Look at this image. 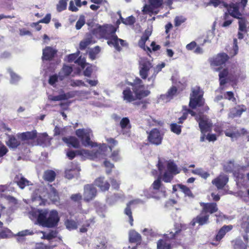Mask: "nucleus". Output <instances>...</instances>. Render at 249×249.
I'll use <instances>...</instances> for the list:
<instances>
[{"mask_svg": "<svg viewBox=\"0 0 249 249\" xmlns=\"http://www.w3.org/2000/svg\"><path fill=\"white\" fill-rule=\"evenodd\" d=\"M158 168L160 172V177L155 180L152 183L151 188L155 190L156 192L158 191L160 194L158 196L147 194L144 193V196L147 198L153 197L159 199L161 197L166 196V190L162 188L161 183V178L165 182H170L175 175L179 173L180 170L178 168L176 164L172 161L169 160L162 162L159 160L158 163Z\"/></svg>", "mask_w": 249, "mask_h": 249, "instance_id": "f257e3e1", "label": "nucleus"}, {"mask_svg": "<svg viewBox=\"0 0 249 249\" xmlns=\"http://www.w3.org/2000/svg\"><path fill=\"white\" fill-rule=\"evenodd\" d=\"M29 217L33 220H36L39 225L48 228L56 226L59 221L58 213L55 210L34 208L29 213Z\"/></svg>", "mask_w": 249, "mask_h": 249, "instance_id": "f03ea898", "label": "nucleus"}, {"mask_svg": "<svg viewBox=\"0 0 249 249\" xmlns=\"http://www.w3.org/2000/svg\"><path fill=\"white\" fill-rule=\"evenodd\" d=\"M104 33L108 35L107 37H103L107 40V44L109 45H112L114 48L118 51L121 50V47L119 46L120 43L122 46H125L126 43L125 41L122 39L119 38L116 35V29L112 25L106 24L104 25Z\"/></svg>", "mask_w": 249, "mask_h": 249, "instance_id": "7ed1b4c3", "label": "nucleus"}, {"mask_svg": "<svg viewBox=\"0 0 249 249\" xmlns=\"http://www.w3.org/2000/svg\"><path fill=\"white\" fill-rule=\"evenodd\" d=\"M108 147L105 144H103L95 149L90 151L86 149H81L76 151L77 155L81 156L84 159H89L95 160L97 159L104 158L107 156L106 151Z\"/></svg>", "mask_w": 249, "mask_h": 249, "instance_id": "20e7f679", "label": "nucleus"}, {"mask_svg": "<svg viewBox=\"0 0 249 249\" xmlns=\"http://www.w3.org/2000/svg\"><path fill=\"white\" fill-rule=\"evenodd\" d=\"M130 85L132 86V89L137 100H141L147 96L150 93V91L145 89L142 80L139 78H136Z\"/></svg>", "mask_w": 249, "mask_h": 249, "instance_id": "39448f33", "label": "nucleus"}, {"mask_svg": "<svg viewBox=\"0 0 249 249\" xmlns=\"http://www.w3.org/2000/svg\"><path fill=\"white\" fill-rule=\"evenodd\" d=\"M196 120L199 123V126L201 132L200 140L201 142H204L205 139V133L211 131L213 124L207 116L201 114L199 115L198 116H197Z\"/></svg>", "mask_w": 249, "mask_h": 249, "instance_id": "423d86ee", "label": "nucleus"}, {"mask_svg": "<svg viewBox=\"0 0 249 249\" xmlns=\"http://www.w3.org/2000/svg\"><path fill=\"white\" fill-rule=\"evenodd\" d=\"M180 230L179 228L175 229V232L170 231L164 235L162 239L159 240L157 243V249H172L171 240L175 237Z\"/></svg>", "mask_w": 249, "mask_h": 249, "instance_id": "0eeeda50", "label": "nucleus"}, {"mask_svg": "<svg viewBox=\"0 0 249 249\" xmlns=\"http://www.w3.org/2000/svg\"><path fill=\"white\" fill-rule=\"evenodd\" d=\"M204 104L202 93L199 87L192 89V92L190 94L189 106L194 109L197 107H200Z\"/></svg>", "mask_w": 249, "mask_h": 249, "instance_id": "6e6552de", "label": "nucleus"}, {"mask_svg": "<svg viewBox=\"0 0 249 249\" xmlns=\"http://www.w3.org/2000/svg\"><path fill=\"white\" fill-rule=\"evenodd\" d=\"M75 133L77 137L81 139L84 146L94 147L96 145V143L90 141V137L92 136V133L90 129H78Z\"/></svg>", "mask_w": 249, "mask_h": 249, "instance_id": "1a4fd4ad", "label": "nucleus"}, {"mask_svg": "<svg viewBox=\"0 0 249 249\" xmlns=\"http://www.w3.org/2000/svg\"><path fill=\"white\" fill-rule=\"evenodd\" d=\"M151 63L147 59L142 58L140 60L139 73L143 79L148 78L150 72L152 71Z\"/></svg>", "mask_w": 249, "mask_h": 249, "instance_id": "9d476101", "label": "nucleus"}, {"mask_svg": "<svg viewBox=\"0 0 249 249\" xmlns=\"http://www.w3.org/2000/svg\"><path fill=\"white\" fill-rule=\"evenodd\" d=\"M149 4H145L143 7L142 12L144 14H157V9L160 7L162 3L163 0H148Z\"/></svg>", "mask_w": 249, "mask_h": 249, "instance_id": "9b49d317", "label": "nucleus"}, {"mask_svg": "<svg viewBox=\"0 0 249 249\" xmlns=\"http://www.w3.org/2000/svg\"><path fill=\"white\" fill-rule=\"evenodd\" d=\"M163 139V134L157 129H152L148 133V140L153 144L159 145L161 143Z\"/></svg>", "mask_w": 249, "mask_h": 249, "instance_id": "f8f14e48", "label": "nucleus"}, {"mask_svg": "<svg viewBox=\"0 0 249 249\" xmlns=\"http://www.w3.org/2000/svg\"><path fill=\"white\" fill-rule=\"evenodd\" d=\"M96 189L93 185L88 184L84 187V198L89 201L92 199L96 195Z\"/></svg>", "mask_w": 249, "mask_h": 249, "instance_id": "ddd939ff", "label": "nucleus"}, {"mask_svg": "<svg viewBox=\"0 0 249 249\" xmlns=\"http://www.w3.org/2000/svg\"><path fill=\"white\" fill-rule=\"evenodd\" d=\"M177 91L178 89L176 87H172L168 89L166 94H162L160 96L159 99V102L162 101L164 103L169 102L177 95Z\"/></svg>", "mask_w": 249, "mask_h": 249, "instance_id": "4468645a", "label": "nucleus"}, {"mask_svg": "<svg viewBox=\"0 0 249 249\" xmlns=\"http://www.w3.org/2000/svg\"><path fill=\"white\" fill-rule=\"evenodd\" d=\"M227 176L220 174L218 177L212 180V183L215 185L218 189H222L228 181Z\"/></svg>", "mask_w": 249, "mask_h": 249, "instance_id": "2eb2a0df", "label": "nucleus"}, {"mask_svg": "<svg viewBox=\"0 0 249 249\" xmlns=\"http://www.w3.org/2000/svg\"><path fill=\"white\" fill-rule=\"evenodd\" d=\"M200 205L202 207L203 213H205V214H207V213H213L218 211L217 204L215 203H205L202 202L200 203Z\"/></svg>", "mask_w": 249, "mask_h": 249, "instance_id": "dca6fc26", "label": "nucleus"}, {"mask_svg": "<svg viewBox=\"0 0 249 249\" xmlns=\"http://www.w3.org/2000/svg\"><path fill=\"white\" fill-rule=\"evenodd\" d=\"M123 99L126 103H130L137 100L133 91H132L129 87H126L123 90Z\"/></svg>", "mask_w": 249, "mask_h": 249, "instance_id": "f3484780", "label": "nucleus"}, {"mask_svg": "<svg viewBox=\"0 0 249 249\" xmlns=\"http://www.w3.org/2000/svg\"><path fill=\"white\" fill-rule=\"evenodd\" d=\"M228 59L229 56L226 53H219L212 59L211 64L214 66H220L224 64Z\"/></svg>", "mask_w": 249, "mask_h": 249, "instance_id": "a211bd4d", "label": "nucleus"}, {"mask_svg": "<svg viewBox=\"0 0 249 249\" xmlns=\"http://www.w3.org/2000/svg\"><path fill=\"white\" fill-rule=\"evenodd\" d=\"M228 10V15H231L234 18H240L242 17L241 13L239 10V8L237 5L235 4H231L226 7Z\"/></svg>", "mask_w": 249, "mask_h": 249, "instance_id": "6ab92c4d", "label": "nucleus"}, {"mask_svg": "<svg viewBox=\"0 0 249 249\" xmlns=\"http://www.w3.org/2000/svg\"><path fill=\"white\" fill-rule=\"evenodd\" d=\"M209 217V215L203 213L202 211L201 213L193 220L192 224L193 226H194L196 223L200 225L206 224L208 222Z\"/></svg>", "mask_w": 249, "mask_h": 249, "instance_id": "aec40b11", "label": "nucleus"}, {"mask_svg": "<svg viewBox=\"0 0 249 249\" xmlns=\"http://www.w3.org/2000/svg\"><path fill=\"white\" fill-rule=\"evenodd\" d=\"M96 186L99 187L101 191L108 190L110 187L109 183L104 177H99L96 178L94 181Z\"/></svg>", "mask_w": 249, "mask_h": 249, "instance_id": "412c9836", "label": "nucleus"}, {"mask_svg": "<svg viewBox=\"0 0 249 249\" xmlns=\"http://www.w3.org/2000/svg\"><path fill=\"white\" fill-rule=\"evenodd\" d=\"M56 50L51 47H47L43 50V60L52 59L56 53Z\"/></svg>", "mask_w": 249, "mask_h": 249, "instance_id": "4be33fe9", "label": "nucleus"}, {"mask_svg": "<svg viewBox=\"0 0 249 249\" xmlns=\"http://www.w3.org/2000/svg\"><path fill=\"white\" fill-rule=\"evenodd\" d=\"M15 181L21 189H24L26 186L32 185V183L23 177L21 175H18L15 178Z\"/></svg>", "mask_w": 249, "mask_h": 249, "instance_id": "5701e85b", "label": "nucleus"}, {"mask_svg": "<svg viewBox=\"0 0 249 249\" xmlns=\"http://www.w3.org/2000/svg\"><path fill=\"white\" fill-rule=\"evenodd\" d=\"M246 108L245 106H238L232 108L229 114L230 117L234 118L235 117H239L242 113L245 111Z\"/></svg>", "mask_w": 249, "mask_h": 249, "instance_id": "b1692460", "label": "nucleus"}, {"mask_svg": "<svg viewBox=\"0 0 249 249\" xmlns=\"http://www.w3.org/2000/svg\"><path fill=\"white\" fill-rule=\"evenodd\" d=\"M104 25L101 26L97 24L96 25L92 30V33L96 37L98 38H103V37H107V34L104 33Z\"/></svg>", "mask_w": 249, "mask_h": 249, "instance_id": "393cba45", "label": "nucleus"}, {"mask_svg": "<svg viewBox=\"0 0 249 249\" xmlns=\"http://www.w3.org/2000/svg\"><path fill=\"white\" fill-rule=\"evenodd\" d=\"M141 202H142V201L140 199H136L134 200L131 201L127 204V207L124 210L125 214L128 216L129 219V223L131 226L133 225V219L132 216V213L129 207V206L134 203H139Z\"/></svg>", "mask_w": 249, "mask_h": 249, "instance_id": "a878e982", "label": "nucleus"}, {"mask_svg": "<svg viewBox=\"0 0 249 249\" xmlns=\"http://www.w3.org/2000/svg\"><path fill=\"white\" fill-rule=\"evenodd\" d=\"M72 71V69L71 66L64 65L61 71L59 72V79L63 80L65 77L69 75Z\"/></svg>", "mask_w": 249, "mask_h": 249, "instance_id": "bb28decb", "label": "nucleus"}, {"mask_svg": "<svg viewBox=\"0 0 249 249\" xmlns=\"http://www.w3.org/2000/svg\"><path fill=\"white\" fill-rule=\"evenodd\" d=\"M63 141L66 142L68 146H72L74 148H77L79 146V142L78 140L74 137H70L69 138L64 137L63 138Z\"/></svg>", "mask_w": 249, "mask_h": 249, "instance_id": "cd10ccee", "label": "nucleus"}, {"mask_svg": "<svg viewBox=\"0 0 249 249\" xmlns=\"http://www.w3.org/2000/svg\"><path fill=\"white\" fill-rule=\"evenodd\" d=\"M36 134L37 132L36 130L31 132L28 131L19 134L18 137L23 141L33 139L36 136Z\"/></svg>", "mask_w": 249, "mask_h": 249, "instance_id": "c85d7f7f", "label": "nucleus"}, {"mask_svg": "<svg viewBox=\"0 0 249 249\" xmlns=\"http://www.w3.org/2000/svg\"><path fill=\"white\" fill-rule=\"evenodd\" d=\"M232 228L231 225L224 226L219 231L216 236V241H220L225 235V234L230 231Z\"/></svg>", "mask_w": 249, "mask_h": 249, "instance_id": "c756f323", "label": "nucleus"}, {"mask_svg": "<svg viewBox=\"0 0 249 249\" xmlns=\"http://www.w3.org/2000/svg\"><path fill=\"white\" fill-rule=\"evenodd\" d=\"M80 169L79 167H76L75 169H71L66 170L65 171V177L68 179L78 176Z\"/></svg>", "mask_w": 249, "mask_h": 249, "instance_id": "7c9ffc66", "label": "nucleus"}, {"mask_svg": "<svg viewBox=\"0 0 249 249\" xmlns=\"http://www.w3.org/2000/svg\"><path fill=\"white\" fill-rule=\"evenodd\" d=\"M164 67L165 64L162 63L161 64L158 65L156 67H155L152 70L153 71L152 75L148 78V81H151L152 83H153L157 73L160 72Z\"/></svg>", "mask_w": 249, "mask_h": 249, "instance_id": "2f4dec72", "label": "nucleus"}, {"mask_svg": "<svg viewBox=\"0 0 249 249\" xmlns=\"http://www.w3.org/2000/svg\"><path fill=\"white\" fill-rule=\"evenodd\" d=\"M72 96L70 93H64L61 94L57 96H52L49 95L48 96V99L51 101H61L63 100H66L69 98H71Z\"/></svg>", "mask_w": 249, "mask_h": 249, "instance_id": "473e14b6", "label": "nucleus"}, {"mask_svg": "<svg viewBox=\"0 0 249 249\" xmlns=\"http://www.w3.org/2000/svg\"><path fill=\"white\" fill-rule=\"evenodd\" d=\"M81 6V0H71L69 3V10L72 12L78 11V7Z\"/></svg>", "mask_w": 249, "mask_h": 249, "instance_id": "72a5a7b5", "label": "nucleus"}, {"mask_svg": "<svg viewBox=\"0 0 249 249\" xmlns=\"http://www.w3.org/2000/svg\"><path fill=\"white\" fill-rule=\"evenodd\" d=\"M192 173L195 175H197L201 177L202 178L206 179L210 177V175L209 173L205 172L202 168H199L192 170Z\"/></svg>", "mask_w": 249, "mask_h": 249, "instance_id": "f704fd0d", "label": "nucleus"}, {"mask_svg": "<svg viewBox=\"0 0 249 249\" xmlns=\"http://www.w3.org/2000/svg\"><path fill=\"white\" fill-rule=\"evenodd\" d=\"M55 173L52 170H47L45 171L43 175V178L48 181H53L55 178Z\"/></svg>", "mask_w": 249, "mask_h": 249, "instance_id": "c9c22d12", "label": "nucleus"}, {"mask_svg": "<svg viewBox=\"0 0 249 249\" xmlns=\"http://www.w3.org/2000/svg\"><path fill=\"white\" fill-rule=\"evenodd\" d=\"M50 191L48 193V197L53 201L55 202L57 201L58 199V193L56 190L52 187V186H49Z\"/></svg>", "mask_w": 249, "mask_h": 249, "instance_id": "e433bc0d", "label": "nucleus"}, {"mask_svg": "<svg viewBox=\"0 0 249 249\" xmlns=\"http://www.w3.org/2000/svg\"><path fill=\"white\" fill-rule=\"evenodd\" d=\"M7 71L11 76L10 83L11 84H16L20 80V77L14 72L11 68L7 69Z\"/></svg>", "mask_w": 249, "mask_h": 249, "instance_id": "4c0bfd02", "label": "nucleus"}, {"mask_svg": "<svg viewBox=\"0 0 249 249\" xmlns=\"http://www.w3.org/2000/svg\"><path fill=\"white\" fill-rule=\"evenodd\" d=\"M7 144L11 148H15L20 144V142L14 136H9Z\"/></svg>", "mask_w": 249, "mask_h": 249, "instance_id": "58836bf2", "label": "nucleus"}, {"mask_svg": "<svg viewBox=\"0 0 249 249\" xmlns=\"http://www.w3.org/2000/svg\"><path fill=\"white\" fill-rule=\"evenodd\" d=\"M212 5L214 7L219 6L220 7H227L228 4L222 0H210L208 5Z\"/></svg>", "mask_w": 249, "mask_h": 249, "instance_id": "ea45409f", "label": "nucleus"}, {"mask_svg": "<svg viewBox=\"0 0 249 249\" xmlns=\"http://www.w3.org/2000/svg\"><path fill=\"white\" fill-rule=\"evenodd\" d=\"M69 0H59L56 4V10L61 12L67 9L68 1Z\"/></svg>", "mask_w": 249, "mask_h": 249, "instance_id": "a19ab883", "label": "nucleus"}, {"mask_svg": "<svg viewBox=\"0 0 249 249\" xmlns=\"http://www.w3.org/2000/svg\"><path fill=\"white\" fill-rule=\"evenodd\" d=\"M241 227L245 232H249V219L248 216L242 218Z\"/></svg>", "mask_w": 249, "mask_h": 249, "instance_id": "79ce46f5", "label": "nucleus"}, {"mask_svg": "<svg viewBox=\"0 0 249 249\" xmlns=\"http://www.w3.org/2000/svg\"><path fill=\"white\" fill-rule=\"evenodd\" d=\"M129 241L131 242H135L140 240L141 235L134 231H131L129 233Z\"/></svg>", "mask_w": 249, "mask_h": 249, "instance_id": "37998d69", "label": "nucleus"}, {"mask_svg": "<svg viewBox=\"0 0 249 249\" xmlns=\"http://www.w3.org/2000/svg\"><path fill=\"white\" fill-rule=\"evenodd\" d=\"M229 74H231L229 73V71L227 69H224L220 72L219 76L220 84L221 85H224L226 83V81L225 78Z\"/></svg>", "mask_w": 249, "mask_h": 249, "instance_id": "c03bdc74", "label": "nucleus"}, {"mask_svg": "<svg viewBox=\"0 0 249 249\" xmlns=\"http://www.w3.org/2000/svg\"><path fill=\"white\" fill-rule=\"evenodd\" d=\"M50 140V138L45 133L39 135L37 138V141L39 142L45 144H49Z\"/></svg>", "mask_w": 249, "mask_h": 249, "instance_id": "a18cd8bd", "label": "nucleus"}, {"mask_svg": "<svg viewBox=\"0 0 249 249\" xmlns=\"http://www.w3.org/2000/svg\"><path fill=\"white\" fill-rule=\"evenodd\" d=\"M41 232L43 234V236L41 237V238L46 239L49 240L56 237L57 234V232L56 231H51L48 233H46L44 232Z\"/></svg>", "mask_w": 249, "mask_h": 249, "instance_id": "49530a36", "label": "nucleus"}, {"mask_svg": "<svg viewBox=\"0 0 249 249\" xmlns=\"http://www.w3.org/2000/svg\"><path fill=\"white\" fill-rule=\"evenodd\" d=\"M120 126L122 129H129L131 127L130 121L128 118H123L120 121Z\"/></svg>", "mask_w": 249, "mask_h": 249, "instance_id": "de8ad7c7", "label": "nucleus"}, {"mask_svg": "<svg viewBox=\"0 0 249 249\" xmlns=\"http://www.w3.org/2000/svg\"><path fill=\"white\" fill-rule=\"evenodd\" d=\"M66 228L69 230L76 229L77 227V224L75 221L72 220H67L65 222Z\"/></svg>", "mask_w": 249, "mask_h": 249, "instance_id": "09e8293b", "label": "nucleus"}, {"mask_svg": "<svg viewBox=\"0 0 249 249\" xmlns=\"http://www.w3.org/2000/svg\"><path fill=\"white\" fill-rule=\"evenodd\" d=\"M124 197V196L121 194H115L110 198H108L107 201L110 204H113L115 202L118 201L119 199H122Z\"/></svg>", "mask_w": 249, "mask_h": 249, "instance_id": "8fccbe9b", "label": "nucleus"}, {"mask_svg": "<svg viewBox=\"0 0 249 249\" xmlns=\"http://www.w3.org/2000/svg\"><path fill=\"white\" fill-rule=\"evenodd\" d=\"M120 19L122 23L127 25H133L135 22V19L133 16H130L126 18L121 16Z\"/></svg>", "mask_w": 249, "mask_h": 249, "instance_id": "3c124183", "label": "nucleus"}, {"mask_svg": "<svg viewBox=\"0 0 249 249\" xmlns=\"http://www.w3.org/2000/svg\"><path fill=\"white\" fill-rule=\"evenodd\" d=\"M239 19V30L241 32L246 31V21L245 18L241 17L240 18H237Z\"/></svg>", "mask_w": 249, "mask_h": 249, "instance_id": "603ef678", "label": "nucleus"}, {"mask_svg": "<svg viewBox=\"0 0 249 249\" xmlns=\"http://www.w3.org/2000/svg\"><path fill=\"white\" fill-rule=\"evenodd\" d=\"M45 195H44V196L39 195V196H35V194H33L32 196V199L33 202H36V205H41V204L43 202V200L44 199L43 197H45Z\"/></svg>", "mask_w": 249, "mask_h": 249, "instance_id": "864d4df0", "label": "nucleus"}, {"mask_svg": "<svg viewBox=\"0 0 249 249\" xmlns=\"http://www.w3.org/2000/svg\"><path fill=\"white\" fill-rule=\"evenodd\" d=\"M225 135L226 136L230 137L231 138L232 140L234 139H237L238 137L240 136V133L238 131H230L227 130L225 131Z\"/></svg>", "mask_w": 249, "mask_h": 249, "instance_id": "5fc2aeb1", "label": "nucleus"}, {"mask_svg": "<svg viewBox=\"0 0 249 249\" xmlns=\"http://www.w3.org/2000/svg\"><path fill=\"white\" fill-rule=\"evenodd\" d=\"M85 24V19L84 16H81L79 19L76 22L75 28L77 30L80 29Z\"/></svg>", "mask_w": 249, "mask_h": 249, "instance_id": "6e6d98bb", "label": "nucleus"}, {"mask_svg": "<svg viewBox=\"0 0 249 249\" xmlns=\"http://www.w3.org/2000/svg\"><path fill=\"white\" fill-rule=\"evenodd\" d=\"M11 234V231L7 228H4L0 231V238L4 239L8 238Z\"/></svg>", "mask_w": 249, "mask_h": 249, "instance_id": "4d7b16f0", "label": "nucleus"}, {"mask_svg": "<svg viewBox=\"0 0 249 249\" xmlns=\"http://www.w3.org/2000/svg\"><path fill=\"white\" fill-rule=\"evenodd\" d=\"M186 18L183 16H177L174 19L175 26L178 27L184 22Z\"/></svg>", "mask_w": 249, "mask_h": 249, "instance_id": "13d9d810", "label": "nucleus"}, {"mask_svg": "<svg viewBox=\"0 0 249 249\" xmlns=\"http://www.w3.org/2000/svg\"><path fill=\"white\" fill-rule=\"evenodd\" d=\"M91 42V40L89 38H86L81 41L80 43V49L81 50L85 49L88 45H89Z\"/></svg>", "mask_w": 249, "mask_h": 249, "instance_id": "bf43d9fd", "label": "nucleus"}, {"mask_svg": "<svg viewBox=\"0 0 249 249\" xmlns=\"http://www.w3.org/2000/svg\"><path fill=\"white\" fill-rule=\"evenodd\" d=\"M224 19L225 20V21L223 22L222 24L223 27H228L231 24L232 22V20L231 19H229V15L227 13H225Z\"/></svg>", "mask_w": 249, "mask_h": 249, "instance_id": "052dcab7", "label": "nucleus"}, {"mask_svg": "<svg viewBox=\"0 0 249 249\" xmlns=\"http://www.w3.org/2000/svg\"><path fill=\"white\" fill-rule=\"evenodd\" d=\"M148 39H146L144 37H142V36L141 39L140 40V41H139V46L142 48L143 50H144L145 51L146 50H147L148 51H150V48L148 47H145V42Z\"/></svg>", "mask_w": 249, "mask_h": 249, "instance_id": "680f3d73", "label": "nucleus"}, {"mask_svg": "<svg viewBox=\"0 0 249 249\" xmlns=\"http://www.w3.org/2000/svg\"><path fill=\"white\" fill-rule=\"evenodd\" d=\"M171 129L172 132L179 134L181 132L180 126L178 125L177 124H171Z\"/></svg>", "mask_w": 249, "mask_h": 249, "instance_id": "e2e57ef3", "label": "nucleus"}, {"mask_svg": "<svg viewBox=\"0 0 249 249\" xmlns=\"http://www.w3.org/2000/svg\"><path fill=\"white\" fill-rule=\"evenodd\" d=\"M178 187H179L180 190L186 195L188 196H192V193L191 190L186 186L183 185H178Z\"/></svg>", "mask_w": 249, "mask_h": 249, "instance_id": "0e129e2a", "label": "nucleus"}, {"mask_svg": "<svg viewBox=\"0 0 249 249\" xmlns=\"http://www.w3.org/2000/svg\"><path fill=\"white\" fill-rule=\"evenodd\" d=\"M234 168V163L232 161H230L224 166V170L229 172H232Z\"/></svg>", "mask_w": 249, "mask_h": 249, "instance_id": "69168bd1", "label": "nucleus"}, {"mask_svg": "<svg viewBox=\"0 0 249 249\" xmlns=\"http://www.w3.org/2000/svg\"><path fill=\"white\" fill-rule=\"evenodd\" d=\"M70 85L72 87L80 86H86V85L84 83V82L80 80H71Z\"/></svg>", "mask_w": 249, "mask_h": 249, "instance_id": "338daca9", "label": "nucleus"}, {"mask_svg": "<svg viewBox=\"0 0 249 249\" xmlns=\"http://www.w3.org/2000/svg\"><path fill=\"white\" fill-rule=\"evenodd\" d=\"M34 234L33 231L30 230H25L20 231L18 233V235L20 236H24L28 235H32Z\"/></svg>", "mask_w": 249, "mask_h": 249, "instance_id": "774afa93", "label": "nucleus"}]
</instances>
